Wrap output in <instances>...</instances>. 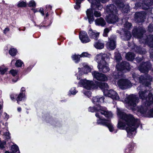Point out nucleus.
I'll return each instance as SVG.
<instances>
[{"mask_svg":"<svg viewBox=\"0 0 153 153\" xmlns=\"http://www.w3.org/2000/svg\"><path fill=\"white\" fill-rule=\"evenodd\" d=\"M117 112L120 118L117 127L120 129H126L127 136L133 137L136 133V129L140 125V120L135 119L132 115H127L123 110L118 108H117Z\"/></svg>","mask_w":153,"mask_h":153,"instance_id":"nucleus-1","label":"nucleus"},{"mask_svg":"<svg viewBox=\"0 0 153 153\" xmlns=\"http://www.w3.org/2000/svg\"><path fill=\"white\" fill-rule=\"evenodd\" d=\"M122 64L125 65L126 66L121 68H119L120 65H117V70L113 74V77L118 80L117 81L116 85L120 89L124 90L131 88L132 85L130 81L128 79H126L124 76L123 73L129 71L130 68L128 63L124 62Z\"/></svg>","mask_w":153,"mask_h":153,"instance_id":"nucleus-2","label":"nucleus"},{"mask_svg":"<svg viewBox=\"0 0 153 153\" xmlns=\"http://www.w3.org/2000/svg\"><path fill=\"white\" fill-rule=\"evenodd\" d=\"M143 87L139 86L137 88L139 92V97L143 100V104L140 106L137 107V111L142 114L145 113L147 109L153 104V95L151 93H149L147 91H141ZM152 117H153V108L150 110Z\"/></svg>","mask_w":153,"mask_h":153,"instance_id":"nucleus-3","label":"nucleus"},{"mask_svg":"<svg viewBox=\"0 0 153 153\" xmlns=\"http://www.w3.org/2000/svg\"><path fill=\"white\" fill-rule=\"evenodd\" d=\"M143 31L140 28L134 27L132 30L133 36L139 40L140 43L147 44L151 48H153V35L147 36L143 34Z\"/></svg>","mask_w":153,"mask_h":153,"instance_id":"nucleus-4","label":"nucleus"},{"mask_svg":"<svg viewBox=\"0 0 153 153\" xmlns=\"http://www.w3.org/2000/svg\"><path fill=\"white\" fill-rule=\"evenodd\" d=\"M106 10L108 14V15L106 16L105 18L106 21L108 23L114 24L118 21L119 18L117 10L114 4L108 5Z\"/></svg>","mask_w":153,"mask_h":153,"instance_id":"nucleus-5","label":"nucleus"},{"mask_svg":"<svg viewBox=\"0 0 153 153\" xmlns=\"http://www.w3.org/2000/svg\"><path fill=\"white\" fill-rule=\"evenodd\" d=\"M102 115H103L108 118H111L113 116L112 113L108 111L106 109L105 107L100 108V110H98V113L95 114V116L97 118V123L98 125L106 126L110 120H106L104 118H102Z\"/></svg>","mask_w":153,"mask_h":153,"instance_id":"nucleus-6","label":"nucleus"},{"mask_svg":"<svg viewBox=\"0 0 153 153\" xmlns=\"http://www.w3.org/2000/svg\"><path fill=\"white\" fill-rule=\"evenodd\" d=\"M105 85L102 82H95V83L92 80H87L86 79H81L78 83V86L83 87L88 90L93 88L97 89L98 88H102L101 85Z\"/></svg>","mask_w":153,"mask_h":153,"instance_id":"nucleus-7","label":"nucleus"},{"mask_svg":"<svg viewBox=\"0 0 153 153\" xmlns=\"http://www.w3.org/2000/svg\"><path fill=\"white\" fill-rule=\"evenodd\" d=\"M138 101L137 95L133 94L128 95L125 99V106L128 109L133 110Z\"/></svg>","mask_w":153,"mask_h":153,"instance_id":"nucleus-8","label":"nucleus"},{"mask_svg":"<svg viewBox=\"0 0 153 153\" xmlns=\"http://www.w3.org/2000/svg\"><path fill=\"white\" fill-rule=\"evenodd\" d=\"M134 80L137 82L142 83L143 85L149 87L150 85V82L152 80V77L148 74H145L144 76H139L135 74H132Z\"/></svg>","mask_w":153,"mask_h":153,"instance_id":"nucleus-9","label":"nucleus"},{"mask_svg":"<svg viewBox=\"0 0 153 153\" xmlns=\"http://www.w3.org/2000/svg\"><path fill=\"white\" fill-rule=\"evenodd\" d=\"M105 85H101L102 88H100L103 91L104 94L106 96H107L111 98L113 100H119V97L117 93L112 89L108 90V86L107 83L102 82Z\"/></svg>","mask_w":153,"mask_h":153,"instance_id":"nucleus-10","label":"nucleus"},{"mask_svg":"<svg viewBox=\"0 0 153 153\" xmlns=\"http://www.w3.org/2000/svg\"><path fill=\"white\" fill-rule=\"evenodd\" d=\"M132 26L131 23L127 21L126 22L124 25V28L123 30L124 34L122 35L121 34V37L123 40H129L131 37V35L130 32L128 30L131 28Z\"/></svg>","mask_w":153,"mask_h":153,"instance_id":"nucleus-11","label":"nucleus"},{"mask_svg":"<svg viewBox=\"0 0 153 153\" xmlns=\"http://www.w3.org/2000/svg\"><path fill=\"white\" fill-rule=\"evenodd\" d=\"M137 0H133V1ZM148 0H140V3H137L135 4V7H139L145 10H151L152 8L151 7L153 4V0H150V2L148 4Z\"/></svg>","mask_w":153,"mask_h":153,"instance_id":"nucleus-12","label":"nucleus"},{"mask_svg":"<svg viewBox=\"0 0 153 153\" xmlns=\"http://www.w3.org/2000/svg\"><path fill=\"white\" fill-rule=\"evenodd\" d=\"M124 1V0H113L112 2L122 12L127 13L128 11L129 6L128 5H124L123 3Z\"/></svg>","mask_w":153,"mask_h":153,"instance_id":"nucleus-13","label":"nucleus"},{"mask_svg":"<svg viewBox=\"0 0 153 153\" xmlns=\"http://www.w3.org/2000/svg\"><path fill=\"white\" fill-rule=\"evenodd\" d=\"M117 36L116 35H112L109 38L108 42L106 44L107 48L110 50L114 49L116 48V39Z\"/></svg>","mask_w":153,"mask_h":153,"instance_id":"nucleus-14","label":"nucleus"},{"mask_svg":"<svg viewBox=\"0 0 153 153\" xmlns=\"http://www.w3.org/2000/svg\"><path fill=\"white\" fill-rule=\"evenodd\" d=\"M91 74L93 78L98 81L104 82L108 80L107 77L105 75L97 71H94Z\"/></svg>","mask_w":153,"mask_h":153,"instance_id":"nucleus-15","label":"nucleus"},{"mask_svg":"<svg viewBox=\"0 0 153 153\" xmlns=\"http://www.w3.org/2000/svg\"><path fill=\"white\" fill-rule=\"evenodd\" d=\"M151 65L149 62L143 63L138 67L139 70L142 73H146L151 69Z\"/></svg>","mask_w":153,"mask_h":153,"instance_id":"nucleus-16","label":"nucleus"},{"mask_svg":"<svg viewBox=\"0 0 153 153\" xmlns=\"http://www.w3.org/2000/svg\"><path fill=\"white\" fill-rule=\"evenodd\" d=\"M108 59V57L106 54L105 53H100L97 55L95 57V59L97 62L98 64L105 63L106 61Z\"/></svg>","mask_w":153,"mask_h":153,"instance_id":"nucleus-17","label":"nucleus"},{"mask_svg":"<svg viewBox=\"0 0 153 153\" xmlns=\"http://www.w3.org/2000/svg\"><path fill=\"white\" fill-rule=\"evenodd\" d=\"M146 15V14L145 12H136L134 16L135 21L137 22H143Z\"/></svg>","mask_w":153,"mask_h":153,"instance_id":"nucleus-18","label":"nucleus"},{"mask_svg":"<svg viewBox=\"0 0 153 153\" xmlns=\"http://www.w3.org/2000/svg\"><path fill=\"white\" fill-rule=\"evenodd\" d=\"M79 38L82 43H88L91 40L89 38L87 33L84 31H81L79 34Z\"/></svg>","mask_w":153,"mask_h":153,"instance_id":"nucleus-19","label":"nucleus"},{"mask_svg":"<svg viewBox=\"0 0 153 153\" xmlns=\"http://www.w3.org/2000/svg\"><path fill=\"white\" fill-rule=\"evenodd\" d=\"M109 0H93L94 1L92 4V8L94 7L97 9L101 10L103 8L100 2L102 3H105L109 1Z\"/></svg>","mask_w":153,"mask_h":153,"instance_id":"nucleus-20","label":"nucleus"},{"mask_svg":"<svg viewBox=\"0 0 153 153\" xmlns=\"http://www.w3.org/2000/svg\"><path fill=\"white\" fill-rule=\"evenodd\" d=\"M104 97L97 96L93 97L92 102L97 106L102 107L100 105L101 103L103 102L104 101Z\"/></svg>","mask_w":153,"mask_h":153,"instance_id":"nucleus-21","label":"nucleus"},{"mask_svg":"<svg viewBox=\"0 0 153 153\" xmlns=\"http://www.w3.org/2000/svg\"><path fill=\"white\" fill-rule=\"evenodd\" d=\"M97 68L100 71L103 73H106L110 70L108 65L106 61L105 63L98 65Z\"/></svg>","mask_w":153,"mask_h":153,"instance_id":"nucleus-22","label":"nucleus"},{"mask_svg":"<svg viewBox=\"0 0 153 153\" xmlns=\"http://www.w3.org/2000/svg\"><path fill=\"white\" fill-rule=\"evenodd\" d=\"M88 33L89 36L91 39L94 40H97L99 36V33L97 32L96 30H94L91 29H90L88 31Z\"/></svg>","mask_w":153,"mask_h":153,"instance_id":"nucleus-23","label":"nucleus"},{"mask_svg":"<svg viewBox=\"0 0 153 153\" xmlns=\"http://www.w3.org/2000/svg\"><path fill=\"white\" fill-rule=\"evenodd\" d=\"M86 13L88 22L90 24H91L94 20L92 9L90 8L88 9Z\"/></svg>","mask_w":153,"mask_h":153,"instance_id":"nucleus-24","label":"nucleus"},{"mask_svg":"<svg viewBox=\"0 0 153 153\" xmlns=\"http://www.w3.org/2000/svg\"><path fill=\"white\" fill-rule=\"evenodd\" d=\"M114 54H115L114 57H115V59L116 60L117 62V64L116 65V66L118 65H120L119 68H122L123 67L125 66L126 65L125 64L124 65H123V64H122V63L123 62H126V61L123 62L120 64H119L118 63V62L120 60H121V56L120 54L118 52V51L116 52ZM127 63H128V62H127Z\"/></svg>","mask_w":153,"mask_h":153,"instance_id":"nucleus-25","label":"nucleus"},{"mask_svg":"<svg viewBox=\"0 0 153 153\" xmlns=\"http://www.w3.org/2000/svg\"><path fill=\"white\" fill-rule=\"evenodd\" d=\"M94 22L96 25L102 27L104 26L106 24L104 19L102 17L97 19Z\"/></svg>","mask_w":153,"mask_h":153,"instance_id":"nucleus-26","label":"nucleus"},{"mask_svg":"<svg viewBox=\"0 0 153 153\" xmlns=\"http://www.w3.org/2000/svg\"><path fill=\"white\" fill-rule=\"evenodd\" d=\"M134 48L133 49L135 52L140 54H145L146 51L145 49L141 48L140 47H138L133 44Z\"/></svg>","mask_w":153,"mask_h":153,"instance_id":"nucleus-27","label":"nucleus"},{"mask_svg":"<svg viewBox=\"0 0 153 153\" xmlns=\"http://www.w3.org/2000/svg\"><path fill=\"white\" fill-rule=\"evenodd\" d=\"M104 43L102 41L99 40L96 42L94 44V46L97 49H101L104 47Z\"/></svg>","mask_w":153,"mask_h":153,"instance_id":"nucleus-28","label":"nucleus"},{"mask_svg":"<svg viewBox=\"0 0 153 153\" xmlns=\"http://www.w3.org/2000/svg\"><path fill=\"white\" fill-rule=\"evenodd\" d=\"M106 126L108 127L110 132H113L114 133H116L117 132V130L114 129L113 125L111 123L110 120L107 124Z\"/></svg>","mask_w":153,"mask_h":153,"instance_id":"nucleus-29","label":"nucleus"},{"mask_svg":"<svg viewBox=\"0 0 153 153\" xmlns=\"http://www.w3.org/2000/svg\"><path fill=\"white\" fill-rule=\"evenodd\" d=\"M135 56L134 54L131 52H128L126 54V59L128 61H132Z\"/></svg>","mask_w":153,"mask_h":153,"instance_id":"nucleus-30","label":"nucleus"},{"mask_svg":"<svg viewBox=\"0 0 153 153\" xmlns=\"http://www.w3.org/2000/svg\"><path fill=\"white\" fill-rule=\"evenodd\" d=\"M83 66V68L86 71V72H84V74H87L88 73L90 72L91 71V68L88 65L87 63H84L80 64Z\"/></svg>","mask_w":153,"mask_h":153,"instance_id":"nucleus-31","label":"nucleus"},{"mask_svg":"<svg viewBox=\"0 0 153 153\" xmlns=\"http://www.w3.org/2000/svg\"><path fill=\"white\" fill-rule=\"evenodd\" d=\"M72 59L76 63H78L80 60V58L81 56L79 55H76V54L73 55L72 56Z\"/></svg>","mask_w":153,"mask_h":153,"instance_id":"nucleus-32","label":"nucleus"},{"mask_svg":"<svg viewBox=\"0 0 153 153\" xmlns=\"http://www.w3.org/2000/svg\"><path fill=\"white\" fill-rule=\"evenodd\" d=\"M25 99V97L24 93H20L18 95L17 98V103H19V101L24 100Z\"/></svg>","mask_w":153,"mask_h":153,"instance_id":"nucleus-33","label":"nucleus"},{"mask_svg":"<svg viewBox=\"0 0 153 153\" xmlns=\"http://www.w3.org/2000/svg\"><path fill=\"white\" fill-rule=\"evenodd\" d=\"M103 107H98L97 106L96 108L95 107H90L88 108V111L92 112H95L96 113H98V110H100V108Z\"/></svg>","mask_w":153,"mask_h":153,"instance_id":"nucleus-34","label":"nucleus"},{"mask_svg":"<svg viewBox=\"0 0 153 153\" xmlns=\"http://www.w3.org/2000/svg\"><path fill=\"white\" fill-rule=\"evenodd\" d=\"M11 148L13 153H20L19 147L16 144L13 145Z\"/></svg>","mask_w":153,"mask_h":153,"instance_id":"nucleus-35","label":"nucleus"},{"mask_svg":"<svg viewBox=\"0 0 153 153\" xmlns=\"http://www.w3.org/2000/svg\"><path fill=\"white\" fill-rule=\"evenodd\" d=\"M134 144L133 143H131L130 144L128 145L127 147L128 148H126V153L130 152V151L134 148Z\"/></svg>","mask_w":153,"mask_h":153,"instance_id":"nucleus-36","label":"nucleus"},{"mask_svg":"<svg viewBox=\"0 0 153 153\" xmlns=\"http://www.w3.org/2000/svg\"><path fill=\"white\" fill-rule=\"evenodd\" d=\"M9 53L12 56H15L17 53V50L14 48H11L9 50Z\"/></svg>","mask_w":153,"mask_h":153,"instance_id":"nucleus-37","label":"nucleus"},{"mask_svg":"<svg viewBox=\"0 0 153 153\" xmlns=\"http://www.w3.org/2000/svg\"><path fill=\"white\" fill-rule=\"evenodd\" d=\"M26 5V2L23 1H19L17 4V6L19 7H25Z\"/></svg>","mask_w":153,"mask_h":153,"instance_id":"nucleus-38","label":"nucleus"},{"mask_svg":"<svg viewBox=\"0 0 153 153\" xmlns=\"http://www.w3.org/2000/svg\"><path fill=\"white\" fill-rule=\"evenodd\" d=\"M78 91L75 90V88H72L69 91V94H72L73 95H75L77 93Z\"/></svg>","mask_w":153,"mask_h":153,"instance_id":"nucleus-39","label":"nucleus"},{"mask_svg":"<svg viewBox=\"0 0 153 153\" xmlns=\"http://www.w3.org/2000/svg\"><path fill=\"white\" fill-rule=\"evenodd\" d=\"M80 0H76V4L75 5L74 7L76 9H78L80 7V4L81 3Z\"/></svg>","mask_w":153,"mask_h":153,"instance_id":"nucleus-40","label":"nucleus"},{"mask_svg":"<svg viewBox=\"0 0 153 153\" xmlns=\"http://www.w3.org/2000/svg\"><path fill=\"white\" fill-rule=\"evenodd\" d=\"M78 69V73L76 74V76L77 79H79L81 77V76L82 74V72L81 71V68H79Z\"/></svg>","mask_w":153,"mask_h":153,"instance_id":"nucleus-41","label":"nucleus"},{"mask_svg":"<svg viewBox=\"0 0 153 153\" xmlns=\"http://www.w3.org/2000/svg\"><path fill=\"white\" fill-rule=\"evenodd\" d=\"M7 131L4 134V135L6 137V138L7 139H10V134L8 130V128L7 127L6 129Z\"/></svg>","mask_w":153,"mask_h":153,"instance_id":"nucleus-42","label":"nucleus"},{"mask_svg":"<svg viewBox=\"0 0 153 153\" xmlns=\"http://www.w3.org/2000/svg\"><path fill=\"white\" fill-rule=\"evenodd\" d=\"M23 64V62L21 60L19 59L16 61L15 63L16 66L17 67H20Z\"/></svg>","mask_w":153,"mask_h":153,"instance_id":"nucleus-43","label":"nucleus"},{"mask_svg":"<svg viewBox=\"0 0 153 153\" xmlns=\"http://www.w3.org/2000/svg\"><path fill=\"white\" fill-rule=\"evenodd\" d=\"M80 56L81 57H88L89 58H90L91 56L90 54L86 52L82 53Z\"/></svg>","mask_w":153,"mask_h":153,"instance_id":"nucleus-44","label":"nucleus"},{"mask_svg":"<svg viewBox=\"0 0 153 153\" xmlns=\"http://www.w3.org/2000/svg\"><path fill=\"white\" fill-rule=\"evenodd\" d=\"M94 15L96 17H100L101 16L100 12L99 11H94Z\"/></svg>","mask_w":153,"mask_h":153,"instance_id":"nucleus-45","label":"nucleus"},{"mask_svg":"<svg viewBox=\"0 0 153 153\" xmlns=\"http://www.w3.org/2000/svg\"><path fill=\"white\" fill-rule=\"evenodd\" d=\"M10 73L13 76H16L17 75L18 71L12 69L10 71Z\"/></svg>","mask_w":153,"mask_h":153,"instance_id":"nucleus-46","label":"nucleus"},{"mask_svg":"<svg viewBox=\"0 0 153 153\" xmlns=\"http://www.w3.org/2000/svg\"><path fill=\"white\" fill-rule=\"evenodd\" d=\"M109 31V30L108 28H106L104 29L103 35L104 36H107V34Z\"/></svg>","mask_w":153,"mask_h":153,"instance_id":"nucleus-47","label":"nucleus"},{"mask_svg":"<svg viewBox=\"0 0 153 153\" xmlns=\"http://www.w3.org/2000/svg\"><path fill=\"white\" fill-rule=\"evenodd\" d=\"M7 70V68H4L0 67V74H4Z\"/></svg>","mask_w":153,"mask_h":153,"instance_id":"nucleus-48","label":"nucleus"},{"mask_svg":"<svg viewBox=\"0 0 153 153\" xmlns=\"http://www.w3.org/2000/svg\"><path fill=\"white\" fill-rule=\"evenodd\" d=\"M29 6L30 7H34L36 6V3L33 0L31 1L29 3Z\"/></svg>","mask_w":153,"mask_h":153,"instance_id":"nucleus-49","label":"nucleus"},{"mask_svg":"<svg viewBox=\"0 0 153 153\" xmlns=\"http://www.w3.org/2000/svg\"><path fill=\"white\" fill-rule=\"evenodd\" d=\"M120 98H119V100H118L120 101H123V99L125 98V94L123 92H122L120 93Z\"/></svg>","mask_w":153,"mask_h":153,"instance_id":"nucleus-50","label":"nucleus"},{"mask_svg":"<svg viewBox=\"0 0 153 153\" xmlns=\"http://www.w3.org/2000/svg\"><path fill=\"white\" fill-rule=\"evenodd\" d=\"M6 144V142L5 141L1 142V140H0V148L2 149L4 148V145Z\"/></svg>","mask_w":153,"mask_h":153,"instance_id":"nucleus-51","label":"nucleus"},{"mask_svg":"<svg viewBox=\"0 0 153 153\" xmlns=\"http://www.w3.org/2000/svg\"><path fill=\"white\" fill-rule=\"evenodd\" d=\"M148 30L149 32L153 31V24L150 25L148 27Z\"/></svg>","mask_w":153,"mask_h":153,"instance_id":"nucleus-52","label":"nucleus"},{"mask_svg":"<svg viewBox=\"0 0 153 153\" xmlns=\"http://www.w3.org/2000/svg\"><path fill=\"white\" fill-rule=\"evenodd\" d=\"M84 94L85 95L87 96L88 97H89L91 96V93L89 91H83Z\"/></svg>","mask_w":153,"mask_h":153,"instance_id":"nucleus-53","label":"nucleus"},{"mask_svg":"<svg viewBox=\"0 0 153 153\" xmlns=\"http://www.w3.org/2000/svg\"><path fill=\"white\" fill-rule=\"evenodd\" d=\"M38 12H39L42 16H44V13L43 9L42 8H40Z\"/></svg>","mask_w":153,"mask_h":153,"instance_id":"nucleus-54","label":"nucleus"},{"mask_svg":"<svg viewBox=\"0 0 153 153\" xmlns=\"http://www.w3.org/2000/svg\"><path fill=\"white\" fill-rule=\"evenodd\" d=\"M10 30V29L9 28L7 27L5 28L4 30L3 33L4 34L7 33Z\"/></svg>","mask_w":153,"mask_h":153,"instance_id":"nucleus-55","label":"nucleus"},{"mask_svg":"<svg viewBox=\"0 0 153 153\" xmlns=\"http://www.w3.org/2000/svg\"><path fill=\"white\" fill-rule=\"evenodd\" d=\"M150 57L151 58H153V52H152L151 50H150ZM153 61V59L152 60Z\"/></svg>","mask_w":153,"mask_h":153,"instance_id":"nucleus-56","label":"nucleus"},{"mask_svg":"<svg viewBox=\"0 0 153 153\" xmlns=\"http://www.w3.org/2000/svg\"><path fill=\"white\" fill-rule=\"evenodd\" d=\"M25 88L23 87L22 88L21 90V92L20 93H24V94H25Z\"/></svg>","mask_w":153,"mask_h":153,"instance_id":"nucleus-57","label":"nucleus"},{"mask_svg":"<svg viewBox=\"0 0 153 153\" xmlns=\"http://www.w3.org/2000/svg\"><path fill=\"white\" fill-rule=\"evenodd\" d=\"M136 60L137 62H139L142 60V59L141 58H140L139 57H137L136 58Z\"/></svg>","mask_w":153,"mask_h":153,"instance_id":"nucleus-58","label":"nucleus"},{"mask_svg":"<svg viewBox=\"0 0 153 153\" xmlns=\"http://www.w3.org/2000/svg\"><path fill=\"white\" fill-rule=\"evenodd\" d=\"M25 30V27L19 28V30L20 31L21 30L24 31Z\"/></svg>","mask_w":153,"mask_h":153,"instance_id":"nucleus-59","label":"nucleus"},{"mask_svg":"<svg viewBox=\"0 0 153 153\" xmlns=\"http://www.w3.org/2000/svg\"><path fill=\"white\" fill-rule=\"evenodd\" d=\"M14 94H11L10 95V97L12 100H13L14 99Z\"/></svg>","mask_w":153,"mask_h":153,"instance_id":"nucleus-60","label":"nucleus"},{"mask_svg":"<svg viewBox=\"0 0 153 153\" xmlns=\"http://www.w3.org/2000/svg\"><path fill=\"white\" fill-rule=\"evenodd\" d=\"M51 8H52V7L50 5H48V6H46V8L47 9H49L50 8V10H51Z\"/></svg>","mask_w":153,"mask_h":153,"instance_id":"nucleus-61","label":"nucleus"},{"mask_svg":"<svg viewBox=\"0 0 153 153\" xmlns=\"http://www.w3.org/2000/svg\"><path fill=\"white\" fill-rule=\"evenodd\" d=\"M32 10H33V12L35 13H36L37 12H38V11L36 9H32Z\"/></svg>","mask_w":153,"mask_h":153,"instance_id":"nucleus-62","label":"nucleus"},{"mask_svg":"<svg viewBox=\"0 0 153 153\" xmlns=\"http://www.w3.org/2000/svg\"><path fill=\"white\" fill-rule=\"evenodd\" d=\"M22 109L20 107H19L17 108V110L18 111H21Z\"/></svg>","mask_w":153,"mask_h":153,"instance_id":"nucleus-63","label":"nucleus"},{"mask_svg":"<svg viewBox=\"0 0 153 153\" xmlns=\"http://www.w3.org/2000/svg\"><path fill=\"white\" fill-rule=\"evenodd\" d=\"M49 15V14H48V12H47V13H46V14H45V17H47Z\"/></svg>","mask_w":153,"mask_h":153,"instance_id":"nucleus-64","label":"nucleus"}]
</instances>
